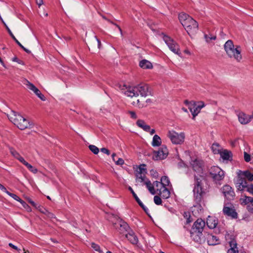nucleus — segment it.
<instances>
[{
	"label": "nucleus",
	"mask_w": 253,
	"mask_h": 253,
	"mask_svg": "<svg viewBox=\"0 0 253 253\" xmlns=\"http://www.w3.org/2000/svg\"><path fill=\"white\" fill-rule=\"evenodd\" d=\"M178 19L190 37L197 33L198 31V24L191 16L186 13H181L178 15Z\"/></svg>",
	"instance_id": "nucleus-1"
},
{
	"label": "nucleus",
	"mask_w": 253,
	"mask_h": 253,
	"mask_svg": "<svg viewBox=\"0 0 253 253\" xmlns=\"http://www.w3.org/2000/svg\"><path fill=\"white\" fill-rule=\"evenodd\" d=\"M203 176L200 175H194V201L198 205L201 207V203L203 201V197L205 194V192L203 188L202 180Z\"/></svg>",
	"instance_id": "nucleus-2"
},
{
	"label": "nucleus",
	"mask_w": 253,
	"mask_h": 253,
	"mask_svg": "<svg viewBox=\"0 0 253 253\" xmlns=\"http://www.w3.org/2000/svg\"><path fill=\"white\" fill-rule=\"evenodd\" d=\"M124 86L126 89L125 91V94L127 96L136 97L140 94L142 96L146 97L148 94L149 86L146 84H140L134 86H126V85H125Z\"/></svg>",
	"instance_id": "nucleus-3"
},
{
	"label": "nucleus",
	"mask_w": 253,
	"mask_h": 253,
	"mask_svg": "<svg viewBox=\"0 0 253 253\" xmlns=\"http://www.w3.org/2000/svg\"><path fill=\"white\" fill-rule=\"evenodd\" d=\"M205 225V221L202 218H198L194 222L190 231V236L195 242H201V236Z\"/></svg>",
	"instance_id": "nucleus-4"
},
{
	"label": "nucleus",
	"mask_w": 253,
	"mask_h": 253,
	"mask_svg": "<svg viewBox=\"0 0 253 253\" xmlns=\"http://www.w3.org/2000/svg\"><path fill=\"white\" fill-rule=\"evenodd\" d=\"M224 48L229 58H234L237 61H240L242 57L241 54V47L237 45L235 47L232 40H228L224 45Z\"/></svg>",
	"instance_id": "nucleus-5"
},
{
	"label": "nucleus",
	"mask_w": 253,
	"mask_h": 253,
	"mask_svg": "<svg viewBox=\"0 0 253 253\" xmlns=\"http://www.w3.org/2000/svg\"><path fill=\"white\" fill-rule=\"evenodd\" d=\"M7 117L12 123L21 130L28 128L31 125L28 120L14 111H11L7 114Z\"/></svg>",
	"instance_id": "nucleus-6"
},
{
	"label": "nucleus",
	"mask_w": 253,
	"mask_h": 253,
	"mask_svg": "<svg viewBox=\"0 0 253 253\" xmlns=\"http://www.w3.org/2000/svg\"><path fill=\"white\" fill-rule=\"evenodd\" d=\"M209 174L212 181L216 184L220 185L225 176L224 171L217 166H212L209 169Z\"/></svg>",
	"instance_id": "nucleus-7"
},
{
	"label": "nucleus",
	"mask_w": 253,
	"mask_h": 253,
	"mask_svg": "<svg viewBox=\"0 0 253 253\" xmlns=\"http://www.w3.org/2000/svg\"><path fill=\"white\" fill-rule=\"evenodd\" d=\"M163 40L171 51L180 57L181 56V53L180 51L179 45L175 41H174L170 37L165 35L163 36Z\"/></svg>",
	"instance_id": "nucleus-8"
},
{
	"label": "nucleus",
	"mask_w": 253,
	"mask_h": 253,
	"mask_svg": "<svg viewBox=\"0 0 253 253\" xmlns=\"http://www.w3.org/2000/svg\"><path fill=\"white\" fill-rule=\"evenodd\" d=\"M153 153L152 159L154 161L164 160L169 154L168 149L165 145H163L158 151H154Z\"/></svg>",
	"instance_id": "nucleus-9"
},
{
	"label": "nucleus",
	"mask_w": 253,
	"mask_h": 253,
	"mask_svg": "<svg viewBox=\"0 0 253 253\" xmlns=\"http://www.w3.org/2000/svg\"><path fill=\"white\" fill-rule=\"evenodd\" d=\"M168 136L173 144H181L184 141L185 134L184 132L178 133L175 131H169Z\"/></svg>",
	"instance_id": "nucleus-10"
},
{
	"label": "nucleus",
	"mask_w": 253,
	"mask_h": 253,
	"mask_svg": "<svg viewBox=\"0 0 253 253\" xmlns=\"http://www.w3.org/2000/svg\"><path fill=\"white\" fill-rule=\"evenodd\" d=\"M236 187L239 191H243L245 188H248L249 185H248L247 179L243 177L240 173H238L237 178L234 182Z\"/></svg>",
	"instance_id": "nucleus-11"
},
{
	"label": "nucleus",
	"mask_w": 253,
	"mask_h": 253,
	"mask_svg": "<svg viewBox=\"0 0 253 253\" xmlns=\"http://www.w3.org/2000/svg\"><path fill=\"white\" fill-rule=\"evenodd\" d=\"M222 192L224 197L228 200H233L235 196V193L234 189L229 185L226 184L224 185L222 189Z\"/></svg>",
	"instance_id": "nucleus-12"
},
{
	"label": "nucleus",
	"mask_w": 253,
	"mask_h": 253,
	"mask_svg": "<svg viewBox=\"0 0 253 253\" xmlns=\"http://www.w3.org/2000/svg\"><path fill=\"white\" fill-rule=\"evenodd\" d=\"M190 164L194 171L199 173H203L204 162L202 160L195 159L191 161Z\"/></svg>",
	"instance_id": "nucleus-13"
},
{
	"label": "nucleus",
	"mask_w": 253,
	"mask_h": 253,
	"mask_svg": "<svg viewBox=\"0 0 253 253\" xmlns=\"http://www.w3.org/2000/svg\"><path fill=\"white\" fill-rule=\"evenodd\" d=\"M146 167V165L145 164H141L138 167L136 176L138 181L140 182L144 181L145 178H146L145 175L147 173V169Z\"/></svg>",
	"instance_id": "nucleus-14"
},
{
	"label": "nucleus",
	"mask_w": 253,
	"mask_h": 253,
	"mask_svg": "<svg viewBox=\"0 0 253 253\" xmlns=\"http://www.w3.org/2000/svg\"><path fill=\"white\" fill-rule=\"evenodd\" d=\"M223 212L225 215L231 217L232 218H237L238 214L235 210L233 208L227 206H224L223 209Z\"/></svg>",
	"instance_id": "nucleus-15"
},
{
	"label": "nucleus",
	"mask_w": 253,
	"mask_h": 253,
	"mask_svg": "<svg viewBox=\"0 0 253 253\" xmlns=\"http://www.w3.org/2000/svg\"><path fill=\"white\" fill-rule=\"evenodd\" d=\"M251 115H248L243 112H241L238 114L239 121L242 124H247L252 120Z\"/></svg>",
	"instance_id": "nucleus-16"
},
{
	"label": "nucleus",
	"mask_w": 253,
	"mask_h": 253,
	"mask_svg": "<svg viewBox=\"0 0 253 253\" xmlns=\"http://www.w3.org/2000/svg\"><path fill=\"white\" fill-rule=\"evenodd\" d=\"M126 238L133 245H136L138 242V239L135 233L132 230H130L126 234Z\"/></svg>",
	"instance_id": "nucleus-17"
},
{
	"label": "nucleus",
	"mask_w": 253,
	"mask_h": 253,
	"mask_svg": "<svg viewBox=\"0 0 253 253\" xmlns=\"http://www.w3.org/2000/svg\"><path fill=\"white\" fill-rule=\"evenodd\" d=\"M207 239L208 244L209 246H215L220 244L219 238L212 234H209Z\"/></svg>",
	"instance_id": "nucleus-18"
},
{
	"label": "nucleus",
	"mask_w": 253,
	"mask_h": 253,
	"mask_svg": "<svg viewBox=\"0 0 253 253\" xmlns=\"http://www.w3.org/2000/svg\"><path fill=\"white\" fill-rule=\"evenodd\" d=\"M218 223V219L214 216H209L207 219V225L210 229H214Z\"/></svg>",
	"instance_id": "nucleus-19"
},
{
	"label": "nucleus",
	"mask_w": 253,
	"mask_h": 253,
	"mask_svg": "<svg viewBox=\"0 0 253 253\" xmlns=\"http://www.w3.org/2000/svg\"><path fill=\"white\" fill-rule=\"evenodd\" d=\"M159 192L158 194L163 199H168L170 197V193L169 190L166 187H162L160 189H157Z\"/></svg>",
	"instance_id": "nucleus-20"
},
{
	"label": "nucleus",
	"mask_w": 253,
	"mask_h": 253,
	"mask_svg": "<svg viewBox=\"0 0 253 253\" xmlns=\"http://www.w3.org/2000/svg\"><path fill=\"white\" fill-rule=\"evenodd\" d=\"M226 240H230L229 241V245L231 248H237V244L235 236L233 235L226 234L225 236Z\"/></svg>",
	"instance_id": "nucleus-21"
},
{
	"label": "nucleus",
	"mask_w": 253,
	"mask_h": 253,
	"mask_svg": "<svg viewBox=\"0 0 253 253\" xmlns=\"http://www.w3.org/2000/svg\"><path fill=\"white\" fill-rule=\"evenodd\" d=\"M238 173H240L243 177L247 179L249 181H253V174L249 170L245 171L240 170Z\"/></svg>",
	"instance_id": "nucleus-22"
},
{
	"label": "nucleus",
	"mask_w": 253,
	"mask_h": 253,
	"mask_svg": "<svg viewBox=\"0 0 253 253\" xmlns=\"http://www.w3.org/2000/svg\"><path fill=\"white\" fill-rule=\"evenodd\" d=\"M189 109L192 113V115L193 116V119H194L195 117L200 112V110L197 108V107H196V104H195V102L193 103V104H191V105H189Z\"/></svg>",
	"instance_id": "nucleus-23"
},
{
	"label": "nucleus",
	"mask_w": 253,
	"mask_h": 253,
	"mask_svg": "<svg viewBox=\"0 0 253 253\" xmlns=\"http://www.w3.org/2000/svg\"><path fill=\"white\" fill-rule=\"evenodd\" d=\"M142 182H144V184L146 186L149 191L151 194L154 195L156 194V191L154 189L153 184H152L151 181L148 179L146 178L144 181H143Z\"/></svg>",
	"instance_id": "nucleus-24"
},
{
	"label": "nucleus",
	"mask_w": 253,
	"mask_h": 253,
	"mask_svg": "<svg viewBox=\"0 0 253 253\" xmlns=\"http://www.w3.org/2000/svg\"><path fill=\"white\" fill-rule=\"evenodd\" d=\"M136 125L146 132L150 131V126L146 125L145 122L142 120H138L136 122Z\"/></svg>",
	"instance_id": "nucleus-25"
},
{
	"label": "nucleus",
	"mask_w": 253,
	"mask_h": 253,
	"mask_svg": "<svg viewBox=\"0 0 253 253\" xmlns=\"http://www.w3.org/2000/svg\"><path fill=\"white\" fill-rule=\"evenodd\" d=\"M139 66L143 69H152L153 68L152 63L146 59H143L140 61L139 62Z\"/></svg>",
	"instance_id": "nucleus-26"
},
{
	"label": "nucleus",
	"mask_w": 253,
	"mask_h": 253,
	"mask_svg": "<svg viewBox=\"0 0 253 253\" xmlns=\"http://www.w3.org/2000/svg\"><path fill=\"white\" fill-rule=\"evenodd\" d=\"M23 84L27 86L28 89L33 91L35 93L38 92L39 90L38 88H37L33 84L31 83L27 80H24Z\"/></svg>",
	"instance_id": "nucleus-27"
},
{
	"label": "nucleus",
	"mask_w": 253,
	"mask_h": 253,
	"mask_svg": "<svg viewBox=\"0 0 253 253\" xmlns=\"http://www.w3.org/2000/svg\"><path fill=\"white\" fill-rule=\"evenodd\" d=\"M220 156L224 160H230L232 157V153L230 151L224 150L220 153Z\"/></svg>",
	"instance_id": "nucleus-28"
},
{
	"label": "nucleus",
	"mask_w": 253,
	"mask_h": 253,
	"mask_svg": "<svg viewBox=\"0 0 253 253\" xmlns=\"http://www.w3.org/2000/svg\"><path fill=\"white\" fill-rule=\"evenodd\" d=\"M161 143L162 141L159 135L155 134L153 138L152 145L153 147L160 146L161 145Z\"/></svg>",
	"instance_id": "nucleus-29"
},
{
	"label": "nucleus",
	"mask_w": 253,
	"mask_h": 253,
	"mask_svg": "<svg viewBox=\"0 0 253 253\" xmlns=\"http://www.w3.org/2000/svg\"><path fill=\"white\" fill-rule=\"evenodd\" d=\"M119 225L121 228L120 230L122 231H126L128 232V231L131 230L128 224L126 222L122 220H121Z\"/></svg>",
	"instance_id": "nucleus-30"
},
{
	"label": "nucleus",
	"mask_w": 253,
	"mask_h": 253,
	"mask_svg": "<svg viewBox=\"0 0 253 253\" xmlns=\"http://www.w3.org/2000/svg\"><path fill=\"white\" fill-rule=\"evenodd\" d=\"M161 183L162 184V187H167L169 186L170 184V181L169 177L167 176H163L161 178Z\"/></svg>",
	"instance_id": "nucleus-31"
},
{
	"label": "nucleus",
	"mask_w": 253,
	"mask_h": 253,
	"mask_svg": "<svg viewBox=\"0 0 253 253\" xmlns=\"http://www.w3.org/2000/svg\"><path fill=\"white\" fill-rule=\"evenodd\" d=\"M10 152L11 155L16 159L20 161L23 158V157L19 154V153L17 152L13 148H10Z\"/></svg>",
	"instance_id": "nucleus-32"
},
{
	"label": "nucleus",
	"mask_w": 253,
	"mask_h": 253,
	"mask_svg": "<svg viewBox=\"0 0 253 253\" xmlns=\"http://www.w3.org/2000/svg\"><path fill=\"white\" fill-rule=\"evenodd\" d=\"M183 216L186 219V224H189L192 221L191 214L189 211H184L183 213Z\"/></svg>",
	"instance_id": "nucleus-33"
},
{
	"label": "nucleus",
	"mask_w": 253,
	"mask_h": 253,
	"mask_svg": "<svg viewBox=\"0 0 253 253\" xmlns=\"http://www.w3.org/2000/svg\"><path fill=\"white\" fill-rule=\"evenodd\" d=\"M91 247L94 251L97 252L98 253H103V251L101 250L100 246L98 244L92 242L91 243Z\"/></svg>",
	"instance_id": "nucleus-34"
},
{
	"label": "nucleus",
	"mask_w": 253,
	"mask_h": 253,
	"mask_svg": "<svg viewBox=\"0 0 253 253\" xmlns=\"http://www.w3.org/2000/svg\"><path fill=\"white\" fill-rule=\"evenodd\" d=\"M89 150L94 154H97L99 153V150L97 147L93 145H90L89 146Z\"/></svg>",
	"instance_id": "nucleus-35"
},
{
	"label": "nucleus",
	"mask_w": 253,
	"mask_h": 253,
	"mask_svg": "<svg viewBox=\"0 0 253 253\" xmlns=\"http://www.w3.org/2000/svg\"><path fill=\"white\" fill-rule=\"evenodd\" d=\"M4 192L7 194L8 195H9L10 197H11L12 198L15 199V200L19 201L21 203V201H22L18 196H17L16 195L14 194L11 193L9 192L6 189V191H4Z\"/></svg>",
	"instance_id": "nucleus-36"
},
{
	"label": "nucleus",
	"mask_w": 253,
	"mask_h": 253,
	"mask_svg": "<svg viewBox=\"0 0 253 253\" xmlns=\"http://www.w3.org/2000/svg\"><path fill=\"white\" fill-rule=\"evenodd\" d=\"M243 202L245 204L251 203L253 206V197L246 196Z\"/></svg>",
	"instance_id": "nucleus-37"
},
{
	"label": "nucleus",
	"mask_w": 253,
	"mask_h": 253,
	"mask_svg": "<svg viewBox=\"0 0 253 253\" xmlns=\"http://www.w3.org/2000/svg\"><path fill=\"white\" fill-rule=\"evenodd\" d=\"M154 202L157 205H160L162 204V201L161 197L159 196L156 195L154 197Z\"/></svg>",
	"instance_id": "nucleus-38"
},
{
	"label": "nucleus",
	"mask_w": 253,
	"mask_h": 253,
	"mask_svg": "<svg viewBox=\"0 0 253 253\" xmlns=\"http://www.w3.org/2000/svg\"><path fill=\"white\" fill-rule=\"evenodd\" d=\"M6 29L7 30L9 34H10L12 38L15 41V42L18 44V45H20L21 43L16 39L15 36L13 35V34L7 26H6Z\"/></svg>",
	"instance_id": "nucleus-39"
},
{
	"label": "nucleus",
	"mask_w": 253,
	"mask_h": 253,
	"mask_svg": "<svg viewBox=\"0 0 253 253\" xmlns=\"http://www.w3.org/2000/svg\"><path fill=\"white\" fill-rule=\"evenodd\" d=\"M107 21L109 22L110 23L115 25L116 27L118 28V29H119L120 33H121V35L122 36H123V31H122V30L121 29V28L120 27V26L119 25H118V24H117L116 23H114L113 21H111V20L110 19H107Z\"/></svg>",
	"instance_id": "nucleus-40"
},
{
	"label": "nucleus",
	"mask_w": 253,
	"mask_h": 253,
	"mask_svg": "<svg viewBox=\"0 0 253 253\" xmlns=\"http://www.w3.org/2000/svg\"><path fill=\"white\" fill-rule=\"evenodd\" d=\"M244 160L246 162H249L251 161V155L246 152H244Z\"/></svg>",
	"instance_id": "nucleus-41"
},
{
	"label": "nucleus",
	"mask_w": 253,
	"mask_h": 253,
	"mask_svg": "<svg viewBox=\"0 0 253 253\" xmlns=\"http://www.w3.org/2000/svg\"><path fill=\"white\" fill-rule=\"evenodd\" d=\"M21 203L23 207L27 210L28 211H31L32 209L29 206V205L26 204L24 201L23 200L21 201Z\"/></svg>",
	"instance_id": "nucleus-42"
},
{
	"label": "nucleus",
	"mask_w": 253,
	"mask_h": 253,
	"mask_svg": "<svg viewBox=\"0 0 253 253\" xmlns=\"http://www.w3.org/2000/svg\"><path fill=\"white\" fill-rule=\"evenodd\" d=\"M27 200L28 202L31 204L32 206L34 207L36 209H39L40 208L39 206H38V205L35 203L33 201H32L30 198H27Z\"/></svg>",
	"instance_id": "nucleus-43"
},
{
	"label": "nucleus",
	"mask_w": 253,
	"mask_h": 253,
	"mask_svg": "<svg viewBox=\"0 0 253 253\" xmlns=\"http://www.w3.org/2000/svg\"><path fill=\"white\" fill-rule=\"evenodd\" d=\"M139 206L144 210L145 212L149 216H150L149 213V211L148 209L146 207H145L143 203L142 204H141L140 206Z\"/></svg>",
	"instance_id": "nucleus-44"
},
{
	"label": "nucleus",
	"mask_w": 253,
	"mask_h": 253,
	"mask_svg": "<svg viewBox=\"0 0 253 253\" xmlns=\"http://www.w3.org/2000/svg\"><path fill=\"white\" fill-rule=\"evenodd\" d=\"M150 174L154 178H157L158 177V173L156 170L151 169L150 170Z\"/></svg>",
	"instance_id": "nucleus-45"
},
{
	"label": "nucleus",
	"mask_w": 253,
	"mask_h": 253,
	"mask_svg": "<svg viewBox=\"0 0 253 253\" xmlns=\"http://www.w3.org/2000/svg\"><path fill=\"white\" fill-rule=\"evenodd\" d=\"M35 94L42 101H44L45 100V98L44 95L41 93V91L38 90L37 93H35Z\"/></svg>",
	"instance_id": "nucleus-46"
},
{
	"label": "nucleus",
	"mask_w": 253,
	"mask_h": 253,
	"mask_svg": "<svg viewBox=\"0 0 253 253\" xmlns=\"http://www.w3.org/2000/svg\"><path fill=\"white\" fill-rule=\"evenodd\" d=\"M28 169L30 171L34 173H36L38 171V169L33 167L31 165L29 167Z\"/></svg>",
	"instance_id": "nucleus-47"
},
{
	"label": "nucleus",
	"mask_w": 253,
	"mask_h": 253,
	"mask_svg": "<svg viewBox=\"0 0 253 253\" xmlns=\"http://www.w3.org/2000/svg\"><path fill=\"white\" fill-rule=\"evenodd\" d=\"M161 183V181H155L153 182V184L154 187L155 186L157 189H160L162 187V184Z\"/></svg>",
	"instance_id": "nucleus-48"
},
{
	"label": "nucleus",
	"mask_w": 253,
	"mask_h": 253,
	"mask_svg": "<svg viewBox=\"0 0 253 253\" xmlns=\"http://www.w3.org/2000/svg\"><path fill=\"white\" fill-rule=\"evenodd\" d=\"M115 164L117 165H122L124 164V160L122 158H120L115 161Z\"/></svg>",
	"instance_id": "nucleus-49"
},
{
	"label": "nucleus",
	"mask_w": 253,
	"mask_h": 253,
	"mask_svg": "<svg viewBox=\"0 0 253 253\" xmlns=\"http://www.w3.org/2000/svg\"><path fill=\"white\" fill-rule=\"evenodd\" d=\"M247 191L253 195V184H251L249 186Z\"/></svg>",
	"instance_id": "nucleus-50"
},
{
	"label": "nucleus",
	"mask_w": 253,
	"mask_h": 253,
	"mask_svg": "<svg viewBox=\"0 0 253 253\" xmlns=\"http://www.w3.org/2000/svg\"><path fill=\"white\" fill-rule=\"evenodd\" d=\"M128 113L130 115L131 118L134 119L137 118V115L134 111H129Z\"/></svg>",
	"instance_id": "nucleus-51"
},
{
	"label": "nucleus",
	"mask_w": 253,
	"mask_h": 253,
	"mask_svg": "<svg viewBox=\"0 0 253 253\" xmlns=\"http://www.w3.org/2000/svg\"><path fill=\"white\" fill-rule=\"evenodd\" d=\"M100 150L101 152H102L103 153L106 154L108 155H109L110 154V151L106 148H102Z\"/></svg>",
	"instance_id": "nucleus-52"
},
{
	"label": "nucleus",
	"mask_w": 253,
	"mask_h": 253,
	"mask_svg": "<svg viewBox=\"0 0 253 253\" xmlns=\"http://www.w3.org/2000/svg\"><path fill=\"white\" fill-rule=\"evenodd\" d=\"M21 163H22L24 165H25L27 168L31 165V164H29L27 162H26L24 159L23 158L20 161Z\"/></svg>",
	"instance_id": "nucleus-53"
},
{
	"label": "nucleus",
	"mask_w": 253,
	"mask_h": 253,
	"mask_svg": "<svg viewBox=\"0 0 253 253\" xmlns=\"http://www.w3.org/2000/svg\"><path fill=\"white\" fill-rule=\"evenodd\" d=\"M128 189L129 191H130V192L131 193V194H132V196L134 199H135L136 197H138L137 195L135 194V193L134 192L133 190L130 186H129Z\"/></svg>",
	"instance_id": "nucleus-54"
},
{
	"label": "nucleus",
	"mask_w": 253,
	"mask_h": 253,
	"mask_svg": "<svg viewBox=\"0 0 253 253\" xmlns=\"http://www.w3.org/2000/svg\"><path fill=\"white\" fill-rule=\"evenodd\" d=\"M199 105H196V107L200 110L202 108L205 106V103L203 101H201L199 102Z\"/></svg>",
	"instance_id": "nucleus-55"
},
{
	"label": "nucleus",
	"mask_w": 253,
	"mask_h": 253,
	"mask_svg": "<svg viewBox=\"0 0 253 253\" xmlns=\"http://www.w3.org/2000/svg\"><path fill=\"white\" fill-rule=\"evenodd\" d=\"M95 39L97 42L98 48L100 49L101 46V43L100 41L98 39H97V38L96 36L95 37Z\"/></svg>",
	"instance_id": "nucleus-56"
},
{
	"label": "nucleus",
	"mask_w": 253,
	"mask_h": 253,
	"mask_svg": "<svg viewBox=\"0 0 253 253\" xmlns=\"http://www.w3.org/2000/svg\"><path fill=\"white\" fill-rule=\"evenodd\" d=\"M8 246L9 247H10L11 248H12V249L15 250H17L18 251H20V250L16 246H15V245H13L12 243H9L8 244Z\"/></svg>",
	"instance_id": "nucleus-57"
},
{
	"label": "nucleus",
	"mask_w": 253,
	"mask_h": 253,
	"mask_svg": "<svg viewBox=\"0 0 253 253\" xmlns=\"http://www.w3.org/2000/svg\"><path fill=\"white\" fill-rule=\"evenodd\" d=\"M19 46H20L25 52H26L27 53H31V51L27 48H26L25 47H24L22 44L21 43H20V45H19Z\"/></svg>",
	"instance_id": "nucleus-58"
},
{
	"label": "nucleus",
	"mask_w": 253,
	"mask_h": 253,
	"mask_svg": "<svg viewBox=\"0 0 253 253\" xmlns=\"http://www.w3.org/2000/svg\"><path fill=\"white\" fill-rule=\"evenodd\" d=\"M37 4L39 5L40 7L43 4V0H36Z\"/></svg>",
	"instance_id": "nucleus-59"
},
{
	"label": "nucleus",
	"mask_w": 253,
	"mask_h": 253,
	"mask_svg": "<svg viewBox=\"0 0 253 253\" xmlns=\"http://www.w3.org/2000/svg\"><path fill=\"white\" fill-rule=\"evenodd\" d=\"M184 104H186V105H187L189 107V105H191V104H193V103H192L191 102H189L187 100H185L184 101Z\"/></svg>",
	"instance_id": "nucleus-60"
},
{
	"label": "nucleus",
	"mask_w": 253,
	"mask_h": 253,
	"mask_svg": "<svg viewBox=\"0 0 253 253\" xmlns=\"http://www.w3.org/2000/svg\"><path fill=\"white\" fill-rule=\"evenodd\" d=\"M135 200L139 206L142 204V202L140 201L138 197H136Z\"/></svg>",
	"instance_id": "nucleus-61"
},
{
	"label": "nucleus",
	"mask_w": 253,
	"mask_h": 253,
	"mask_svg": "<svg viewBox=\"0 0 253 253\" xmlns=\"http://www.w3.org/2000/svg\"><path fill=\"white\" fill-rule=\"evenodd\" d=\"M135 200L139 206L142 204V202L140 201L138 197H136Z\"/></svg>",
	"instance_id": "nucleus-62"
},
{
	"label": "nucleus",
	"mask_w": 253,
	"mask_h": 253,
	"mask_svg": "<svg viewBox=\"0 0 253 253\" xmlns=\"http://www.w3.org/2000/svg\"><path fill=\"white\" fill-rule=\"evenodd\" d=\"M135 200L139 206L142 204V202L140 201L138 197H136Z\"/></svg>",
	"instance_id": "nucleus-63"
},
{
	"label": "nucleus",
	"mask_w": 253,
	"mask_h": 253,
	"mask_svg": "<svg viewBox=\"0 0 253 253\" xmlns=\"http://www.w3.org/2000/svg\"><path fill=\"white\" fill-rule=\"evenodd\" d=\"M236 248H231L230 250L233 252V253H239V251L236 250Z\"/></svg>",
	"instance_id": "nucleus-64"
}]
</instances>
